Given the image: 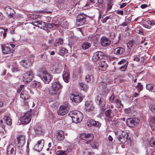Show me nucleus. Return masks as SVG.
Wrapping results in <instances>:
<instances>
[{"label":"nucleus","instance_id":"nucleus-1","mask_svg":"<svg viewBox=\"0 0 155 155\" xmlns=\"http://www.w3.org/2000/svg\"><path fill=\"white\" fill-rule=\"evenodd\" d=\"M73 123H78L81 122L83 117V114L78 111L74 110L70 112L68 114Z\"/></svg>","mask_w":155,"mask_h":155},{"label":"nucleus","instance_id":"nucleus-2","mask_svg":"<svg viewBox=\"0 0 155 155\" xmlns=\"http://www.w3.org/2000/svg\"><path fill=\"white\" fill-rule=\"evenodd\" d=\"M62 88V86L59 81L55 82L52 83L51 87L49 90V91L51 94H56Z\"/></svg>","mask_w":155,"mask_h":155},{"label":"nucleus","instance_id":"nucleus-3","mask_svg":"<svg viewBox=\"0 0 155 155\" xmlns=\"http://www.w3.org/2000/svg\"><path fill=\"white\" fill-rule=\"evenodd\" d=\"M69 107L68 103L65 102L61 106L58 110V114L60 115H64L67 114L68 112Z\"/></svg>","mask_w":155,"mask_h":155},{"label":"nucleus","instance_id":"nucleus-4","mask_svg":"<svg viewBox=\"0 0 155 155\" xmlns=\"http://www.w3.org/2000/svg\"><path fill=\"white\" fill-rule=\"evenodd\" d=\"M34 74L31 70L27 71L23 74V78L24 82L27 83L30 82L33 79Z\"/></svg>","mask_w":155,"mask_h":155},{"label":"nucleus","instance_id":"nucleus-5","mask_svg":"<svg viewBox=\"0 0 155 155\" xmlns=\"http://www.w3.org/2000/svg\"><path fill=\"white\" fill-rule=\"evenodd\" d=\"M32 114L30 113H26L24 115L20 117V120L22 124H27L29 123L31 119Z\"/></svg>","mask_w":155,"mask_h":155},{"label":"nucleus","instance_id":"nucleus-6","mask_svg":"<svg viewBox=\"0 0 155 155\" xmlns=\"http://www.w3.org/2000/svg\"><path fill=\"white\" fill-rule=\"evenodd\" d=\"M42 72L43 76L41 78L42 80L45 84H48L51 79V77L50 74L46 70L42 71Z\"/></svg>","mask_w":155,"mask_h":155},{"label":"nucleus","instance_id":"nucleus-7","mask_svg":"<svg viewBox=\"0 0 155 155\" xmlns=\"http://www.w3.org/2000/svg\"><path fill=\"white\" fill-rule=\"evenodd\" d=\"M140 121V120L138 119L130 118L127 120V124L129 127H134L139 123Z\"/></svg>","mask_w":155,"mask_h":155},{"label":"nucleus","instance_id":"nucleus-8","mask_svg":"<svg viewBox=\"0 0 155 155\" xmlns=\"http://www.w3.org/2000/svg\"><path fill=\"white\" fill-rule=\"evenodd\" d=\"M17 141L15 143L19 147H22L25 143V137L23 135H20L16 138Z\"/></svg>","mask_w":155,"mask_h":155},{"label":"nucleus","instance_id":"nucleus-9","mask_svg":"<svg viewBox=\"0 0 155 155\" xmlns=\"http://www.w3.org/2000/svg\"><path fill=\"white\" fill-rule=\"evenodd\" d=\"M96 103L100 107H103L105 105V101L104 99L102 98L101 94L98 95L95 100Z\"/></svg>","mask_w":155,"mask_h":155},{"label":"nucleus","instance_id":"nucleus-10","mask_svg":"<svg viewBox=\"0 0 155 155\" xmlns=\"http://www.w3.org/2000/svg\"><path fill=\"white\" fill-rule=\"evenodd\" d=\"M93 137V135L92 134H81L80 136V137L81 139L85 140L87 142H88L92 140Z\"/></svg>","mask_w":155,"mask_h":155},{"label":"nucleus","instance_id":"nucleus-11","mask_svg":"<svg viewBox=\"0 0 155 155\" xmlns=\"http://www.w3.org/2000/svg\"><path fill=\"white\" fill-rule=\"evenodd\" d=\"M44 143V141L43 140L38 141L35 145L34 149L38 152L41 151L43 148Z\"/></svg>","mask_w":155,"mask_h":155},{"label":"nucleus","instance_id":"nucleus-12","mask_svg":"<svg viewBox=\"0 0 155 155\" xmlns=\"http://www.w3.org/2000/svg\"><path fill=\"white\" fill-rule=\"evenodd\" d=\"M54 137L57 140H63L64 137L63 131L61 130L56 131L55 133Z\"/></svg>","mask_w":155,"mask_h":155},{"label":"nucleus","instance_id":"nucleus-13","mask_svg":"<svg viewBox=\"0 0 155 155\" xmlns=\"http://www.w3.org/2000/svg\"><path fill=\"white\" fill-rule=\"evenodd\" d=\"M71 100L74 103L77 104L80 103L82 100V97L79 94H74L71 97Z\"/></svg>","mask_w":155,"mask_h":155},{"label":"nucleus","instance_id":"nucleus-14","mask_svg":"<svg viewBox=\"0 0 155 155\" xmlns=\"http://www.w3.org/2000/svg\"><path fill=\"white\" fill-rule=\"evenodd\" d=\"M5 11L6 14L8 15L9 18H12L13 17L15 14L13 9L9 7H6L5 8Z\"/></svg>","mask_w":155,"mask_h":155},{"label":"nucleus","instance_id":"nucleus-15","mask_svg":"<svg viewBox=\"0 0 155 155\" xmlns=\"http://www.w3.org/2000/svg\"><path fill=\"white\" fill-rule=\"evenodd\" d=\"M127 137V135L125 132H122V134L119 135L117 138L121 143H124L126 141Z\"/></svg>","mask_w":155,"mask_h":155},{"label":"nucleus","instance_id":"nucleus-16","mask_svg":"<svg viewBox=\"0 0 155 155\" xmlns=\"http://www.w3.org/2000/svg\"><path fill=\"white\" fill-rule=\"evenodd\" d=\"M51 67L52 71L56 73H59L62 71V66L58 65V64H52Z\"/></svg>","mask_w":155,"mask_h":155},{"label":"nucleus","instance_id":"nucleus-17","mask_svg":"<svg viewBox=\"0 0 155 155\" xmlns=\"http://www.w3.org/2000/svg\"><path fill=\"white\" fill-rule=\"evenodd\" d=\"M21 63L23 67L26 68L31 65L32 62L30 59H25L21 61Z\"/></svg>","mask_w":155,"mask_h":155},{"label":"nucleus","instance_id":"nucleus-18","mask_svg":"<svg viewBox=\"0 0 155 155\" xmlns=\"http://www.w3.org/2000/svg\"><path fill=\"white\" fill-rule=\"evenodd\" d=\"M85 109L88 111H91L94 109V107L91 101H87L85 104Z\"/></svg>","mask_w":155,"mask_h":155},{"label":"nucleus","instance_id":"nucleus-19","mask_svg":"<svg viewBox=\"0 0 155 155\" xmlns=\"http://www.w3.org/2000/svg\"><path fill=\"white\" fill-rule=\"evenodd\" d=\"M7 150L8 155H15V154L16 147L12 144H10L9 145Z\"/></svg>","mask_w":155,"mask_h":155},{"label":"nucleus","instance_id":"nucleus-20","mask_svg":"<svg viewBox=\"0 0 155 155\" xmlns=\"http://www.w3.org/2000/svg\"><path fill=\"white\" fill-rule=\"evenodd\" d=\"M110 41L105 37H102L101 39V44L104 47H106L110 45Z\"/></svg>","mask_w":155,"mask_h":155},{"label":"nucleus","instance_id":"nucleus-21","mask_svg":"<svg viewBox=\"0 0 155 155\" xmlns=\"http://www.w3.org/2000/svg\"><path fill=\"white\" fill-rule=\"evenodd\" d=\"M99 66L98 67V70L100 71H105L106 70L107 65L105 63L104 61H100L99 63Z\"/></svg>","mask_w":155,"mask_h":155},{"label":"nucleus","instance_id":"nucleus-22","mask_svg":"<svg viewBox=\"0 0 155 155\" xmlns=\"http://www.w3.org/2000/svg\"><path fill=\"white\" fill-rule=\"evenodd\" d=\"M34 129L35 133L37 134H40L42 133V129L41 127L39 124H37L35 126Z\"/></svg>","mask_w":155,"mask_h":155},{"label":"nucleus","instance_id":"nucleus-23","mask_svg":"<svg viewBox=\"0 0 155 155\" xmlns=\"http://www.w3.org/2000/svg\"><path fill=\"white\" fill-rule=\"evenodd\" d=\"M30 86L32 88L38 89L41 87L40 83L35 81H32L30 84Z\"/></svg>","mask_w":155,"mask_h":155},{"label":"nucleus","instance_id":"nucleus-24","mask_svg":"<svg viewBox=\"0 0 155 155\" xmlns=\"http://www.w3.org/2000/svg\"><path fill=\"white\" fill-rule=\"evenodd\" d=\"M2 48L3 54H7L11 53V51L10 48L5 46V45H2Z\"/></svg>","mask_w":155,"mask_h":155},{"label":"nucleus","instance_id":"nucleus-25","mask_svg":"<svg viewBox=\"0 0 155 155\" xmlns=\"http://www.w3.org/2000/svg\"><path fill=\"white\" fill-rule=\"evenodd\" d=\"M125 50L123 48L119 47L116 48L114 50V53L116 54H121L124 52Z\"/></svg>","mask_w":155,"mask_h":155},{"label":"nucleus","instance_id":"nucleus-26","mask_svg":"<svg viewBox=\"0 0 155 155\" xmlns=\"http://www.w3.org/2000/svg\"><path fill=\"white\" fill-rule=\"evenodd\" d=\"M29 97V96L27 93V92L22 91L20 94V97L23 99L24 101L28 100Z\"/></svg>","mask_w":155,"mask_h":155},{"label":"nucleus","instance_id":"nucleus-27","mask_svg":"<svg viewBox=\"0 0 155 155\" xmlns=\"http://www.w3.org/2000/svg\"><path fill=\"white\" fill-rule=\"evenodd\" d=\"M146 88L150 91L155 92V86L151 84H148L146 85Z\"/></svg>","mask_w":155,"mask_h":155},{"label":"nucleus","instance_id":"nucleus-28","mask_svg":"<svg viewBox=\"0 0 155 155\" xmlns=\"http://www.w3.org/2000/svg\"><path fill=\"white\" fill-rule=\"evenodd\" d=\"M63 39L61 38H57L54 42V46L57 47L60 45H63Z\"/></svg>","mask_w":155,"mask_h":155},{"label":"nucleus","instance_id":"nucleus-29","mask_svg":"<svg viewBox=\"0 0 155 155\" xmlns=\"http://www.w3.org/2000/svg\"><path fill=\"white\" fill-rule=\"evenodd\" d=\"M106 117L108 118H111L114 116V112L113 110L111 109H108L105 112Z\"/></svg>","mask_w":155,"mask_h":155},{"label":"nucleus","instance_id":"nucleus-30","mask_svg":"<svg viewBox=\"0 0 155 155\" xmlns=\"http://www.w3.org/2000/svg\"><path fill=\"white\" fill-rule=\"evenodd\" d=\"M92 125L95 127H98L100 125L99 122L94 121L93 120H90L89 121V124H87V126L88 127H91Z\"/></svg>","mask_w":155,"mask_h":155},{"label":"nucleus","instance_id":"nucleus-31","mask_svg":"<svg viewBox=\"0 0 155 155\" xmlns=\"http://www.w3.org/2000/svg\"><path fill=\"white\" fill-rule=\"evenodd\" d=\"M86 17L85 16L84 17V18H81V19L77 20L76 23L78 25V26L82 25L84 24L86 22L85 19Z\"/></svg>","mask_w":155,"mask_h":155},{"label":"nucleus","instance_id":"nucleus-32","mask_svg":"<svg viewBox=\"0 0 155 155\" xmlns=\"http://www.w3.org/2000/svg\"><path fill=\"white\" fill-rule=\"evenodd\" d=\"M104 56L103 53L101 51H97L94 54L93 58H102Z\"/></svg>","mask_w":155,"mask_h":155},{"label":"nucleus","instance_id":"nucleus-33","mask_svg":"<svg viewBox=\"0 0 155 155\" xmlns=\"http://www.w3.org/2000/svg\"><path fill=\"white\" fill-rule=\"evenodd\" d=\"M91 46V44L89 42H84L82 44L81 47L83 50L88 49Z\"/></svg>","mask_w":155,"mask_h":155},{"label":"nucleus","instance_id":"nucleus-34","mask_svg":"<svg viewBox=\"0 0 155 155\" xmlns=\"http://www.w3.org/2000/svg\"><path fill=\"white\" fill-rule=\"evenodd\" d=\"M4 119L7 125L10 126L12 124V119L10 117L6 115L4 117Z\"/></svg>","mask_w":155,"mask_h":155},{"label":"nucleus","instance_id":"nucleus-35","mask_svg":"<svg viewBox=\"0 0 155 155\" xmlns=\"http://www.w3.org/2000/svg\"><path fill=\"white\" fill-rule=\"evenodd\" d=\"M70 75L68 72H65L63 75V78L65 82L68 83L69 81Z\"/></svg>","mask_w":155,"mask_h":155},{"label":"nucleus","instance_id":"nucleus-36","mask_svg":"<svg viewBox=\"0 0 155 155\" xmlns=\"http://www.w3.org/2000/svg\"><path fill=\"white\" fill-rule=\"evenodd\" d=\"M90 145L93 149H97L99 145L97 142L94 140L91 142Z\"/></svg>","mask_w":155,"mask_h":155},{"label":"nucleus","instance_id":"nucleus-37","mask_svg":"<svg viewBox=\"0 0 155 155\" xmlns=\"http://www.w3.org/2000/svg\"><path fill=\"white\" fill-rule=\"evenodd\" d=\"M94 78L92 75H87L86 76L85 80L87 82H92L94 81Z\"/></svg>","mask_w":155,"mask_h":155},{"label":"nucleus","instance_id":"nucleus-38","mask_svg":"<svg viewBox=\"0 0 155 155\" xmlns=\"http://www.w3.org/2000/svg\"><path fill=\"white\" fill-rule=\"evenodd\" d=\"M115 103L117 105V107L118 108H120L123 107V105L121 103V101L118 99L115 100Z\"/></svg>","mask_w":155,"mask_h":155},{"label":"nucleus","instance_id":"nucleus-39","mask_svg":"<svg viewBox=\"0 0 155 155\" xmlns=\"http://www.w3.org/2000/svg\"><path fill=\"white\" fill-rule=\"evenodd\" d=\"M69 45H74L76 41L75 38L73 37H71L69 39Z\"/></svg>","mask_w":155,"mask_h":155},{"label":"nucleus","instance_id":"nucleus-40","mask_svg":"<svg viewBox=\"0 0 155 155\" xmlns=\"http://www.w3.org/2000/svg\"><path fill=\"white\" fill-rule=\"evenodd\" d=\"M68 53V51L64 48H61L59 52V54L61 55H64Z\"/></svg>","mask_w":155,"mask_h":155},{"label":"nucleus","instance_id":"nucleus-41","mask_svg":"<svg viewBox=\"0 0 155 155\" xmlns=\"http://www.w3.org/2000/svg\"><path fill=\"white\" fill-rule=\"evenodd\" d=\"M68 153L67 150H61L58 151L57 153V155H66Z\"/></svg>","mask_w":155,"mask_h":155},{"label":"nucleus","instance_id":"nucleus-42","mask_svg":"<svg viewBox=\"0 0 155 155\" xmlns=\"http://www.w3.org/2000/svg\"><path fill=\"white\" fill-rule=\"evenodd\" d=\"M45 24V27H47L49 28H53V26H57V24H55L54 23L50 24L46 23Z\"/></svg>","mask_w":155,"mask_h":155},{"label":"nucleus","instance_id":"nucleus-43","mask_svg":"<svg viewBox=\"0 0 155 155\" xmlns=\"http://www.w3.org/2000/svg\"><path fill=\"white\" fill-rule=\"evenodd\" d=\"M28 17L31 19H35L38 18V15L34 14H29L28 15Z\"/></svg>","mask_w":155,"mask_h":155},{"label":"nucleus","instance_id":"nucleus-44","mask_svg":"<svg viewBox=\"0 0 155 155\" xmlns=\"http://www.w3.org/2000/svg\"><path fill=\"white\" fill-rule=\"evenodd\" d=\"M136 88L138 92H140L142 90L143 86L140 83H138V84L136 86Z\"/></svg>","mask_w":155,"mask_h":155},{"label":"nucleus","instance_id":"nucleus-45","mask_svg":"<svg viewBox=\"0 0 155 155\" xmlns=\"http://www.w3.org/2000/svg\"><path fill=\"white\" fill-rule=\"evenodd\" d=\"M127 47L129 49H130L134 45V42L132 40H130L127 44Z\"/></svg>","mask_w":155,"mask_h":155},{"label":"nucleus","instance_id":"nucleus-46","mask_svg":"<svg viewBox=\"0 0 155 155\" xmlns=\"http://www.w3.org/2000/svg\"><path fill=\"white\" fill-rule=\"evenodd\" d=\"M135 31L137 33H139L141 35L143 34L142 29L140 27H137V28H136L135 29Z\"/></svg>","mask_w":155,"mask_h":155},{"label":"nucleus","instance_id":"nucleus-47","mask_svg":"<svg viewBox=\"0 0 155 155\" xmlns=\"http://www.w3.org/2000/svg\"><path fill=\"white\" fill-rule=\"evenodd\" d=\"M83 155H94V153L88 151L87 150H85L83 151Z\"/></svg>","mask_w":155,"mask_h":155},{"label":"nucleus","instance_id":"nucleus-48","mask_svg":"<svg viewBox=\"0 0 155 155\" xmlns=\"http://www.w3.org/2000/svg\"><path fill=\"white\" fill-rule=\"evenodd\" d=\"M150 110L152 112L155 113V103L152 104L150 105Z\"/></svg>","mask_w":155,"mask_h":155},{"label":"nucleus","instance_id":"nucleus-49","mask_svg":"<svg viewBox=\"0 0 155 155\" xmlns=\"http://www.w3.org/2000/svg\"><path fill=\"white\" fill-rule=\"evenodd\" d=\"M109 38L110 39H113L115 37V34L114 32H110L109 34Z\"/></svg>","mask_w":155,"mask_h":155},{"label":"nucleus","instance_id":"nucleus-50","mask_svg":"<svg viewBox=\"0 0 155 155\" xmlns=\"http://www.w3.org/2000/svg\"><path fill=\"white\" fill-rule=\"evenodd\" d=\"M127 63L128 62H127V63L125 64L124 66L121 67L120 68V70L121 71H124L126 70L128 65Z\"/></svg>","mask_w":155,"mask_h":155},{"label":"nucleus","instance_id":"nucleus-51","mask_svg":"<svg viewBox=\"0 0 155 155\" xmlns=\"http://www.w3.org/2000/svg\"><path fill=\"white\" fill-rule=\"evenodd\" d=\"M41 23H39L38 27L39 28H43L45 27V23H46L42 22L41 21Z\"/></svg>","mask_w":155,"mask_h":155},{"label":"nucleus","instance_id":"nucleus-52","mask_svg":"<svg viewBox=\"0 0 155 155\" xmlns=\"http://www.w3.org/2000/svg\"><path fill=\"white\" fill-rule=\"evenodd\" d=\"M147 23L150 25L153 26L155 24V21L153 20H148L147 21Z\"/></svg>","mask_w":155,"mask_h":155},{"label":"nucleus","instance_id":"nucleus-53","mask_svg":"<svg viewBox=\"0 0 155 155\" xmlns=\"http://www.w3.org/2000/svg\"><path fill=\"white\" fill-rule=\"evenodd\" d=\"M112 18L110 17V16H107L106 17L103 19L102 20V21L103 23H105L109 19H110Z\"/></svg>","mask_w":155,"mask_h":155},{"label":"nucleus","instance_id":"nucleus-54","mask_svg":"<svg viewBox=\"0 0 155 155\" xmlns=\"http://www.w3.org/2000/svg\"><path fill=\"white\" fill-rule=\"evenodd\" d=\"M150 124H155V117H152L150 118Z\"/></svg>","mask_w":155,"mask_h":155},{"label":"nucleus","instance_id":"nucleus-55","mask_svg":"<svg viewBox=\"0 0 155 155\" xmlns=\"http://www.w3.org/2000/svg\"><path fill=\"white\" fill-rule=\"evenodd\" d=\"M61 25L63 27L66 28L68 26V23L67 21H63L61 23Z\"/></svg>","mask_w":155,"mask_h":155},{"label":"nucleus","instance_id":"nucleus-56","mask_svg":"<svg viewBox=\"0 0 155 155\" xmlns=\"http://www.w3.org/2000/svg\"><path fill=\"white\" fill-rule=\"evenodd\" d=\"M141 58H150V57L148 53L146 52L145 53L144 55L141 56Z\"/></svg>","mask_w":155,"mask_h":155},{"label":"nucleus","instance_id":"nucleus-57","mask_svg":"<svg viewBox=\"0 0 155 155\" xmlns=\"http://www.w3.org/2000/svg\"><path fill=\"white\" fill-rule=\"evenodd\" d=\"M113 4L111 3L110 2L109 3H108L107 6V10H110Z\"/></svg>","mask_w":155,"mask_h":155},{"label":"nucleus","instance_id":"nucleus-58","mask_svg":"<svg viewBox=\"0 0 155 155\" xmlns=\"http://www.w3.org/2000/svg\"><path fill=\"white\" fill-rule=\"evenodd\" d=\"M134 61L142 62H144V59H134Z\"/></svg>","mask_w":155,"mask_h":155},{"label":"nucleus","instance_id":"nucleus-59","mask_svg":"<svg viewBox=\"0 0 155 155\" xmlns=\"http://www.w3.org/2000/svg\"><path fill=\"white\" fill-rule=\"evenodd\" d=\"M85 16L83 14H80L77 16V20H79L80 19H81V18H84V17Z\"/></svg>","mask_w":155,"mask_h":155},{"label":"nucleus","instance_id":"nucleus-60","mask_svg":"<svg viewBox=\"0 0 155 155\" xmlns=\"http://www.w3.org/2000/svg\"><path fill=\"white\" fill-rule=\"evenodd\" d=\"M125 112L126 114L130 113L131 112V110L130 108H128L125 110Z\"/></svg>","mask_w":155,"mask_h":155},{"label":"nucleus","instance_id":"nucleus-61","mask_svg":"<svg viewBox=\"0 0 155 155\" xmlns=\"http://www.w3.org/2000/svg\"><path fill=\"white\" fill-rule=\"evenodd\" d=\"M99 5V7L101 9H104L105 8V5L104 4H101Z\"/></svg>","mask_w":155,"mask_h":155},{"label":"nucleus","instance_id":"nucleus-62","mask_svg":"<svg viewBox=\"0 0 155 155\" xmlns=\"http://www.w3.org/2000/svg\"><path fill=\"white\" fill-rule=\"evenodd\" d=\"M24 86L23 85H21L20 86V87L18 88V92H20L21 91L22 89L23 88Z\"/></svg>","mask_w":155,"mask_h":155},{"label":"nucleus","instance_id":"nucleus-63","mask_svg":"<svg viewBox=\"0 0 155 155\" xmlns=\"http://www.w3.org/2000/svg\"><path fill=\"white\" fill-rule=\"evenodd\" d=\"M115 98L113 94L111 96L110 98V101L111 103L113 102V101L114 100Z\"/></svg>","mask_w":155,"mask_h":155},{"label":"nucleus","instance_id":"nucleus-64","mask_svg":"<svg viewBox=\"0 0 155 155\" xmlns=\"http://www.w3.org/2000/svg\"><path fill=\"white\" fill-rule=\"evenodd\" d=\"M132 53V52L131 50L130 49H129L127 51L126 55H130Z\"/></svg>","mask_w":155,"mask_h":155}]
</instances>
